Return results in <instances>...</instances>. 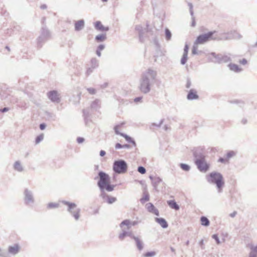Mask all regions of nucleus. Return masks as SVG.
Returning <instances> with one entry per match:
<instances>
[{
	"label": "nucleus",
	"mask_w": 257,
	"mask_h": 257,
	"mask_svg": "<svg viewBox=\"0 0 257 257\" xmlns=\"http://www.w3.org/2000/svg\"><path fill=\"white\" fill-rule=\"evenodd\" d=\"M98 175L99 177V180L97 182V185L100 191H112L114 190L115 185L110 184V179L109 175L102 171H100L98 173Z\"/></svg>",
	"instance_id": "obj_1"
},
{
	"label": "nucleus",
	"mask_w": 257,
	"mask_h": 257,
	"mask_svg": "<svg viewBox=\"0 0 257 257\" xmlns=\"http://www.w3.org/2000/svg\"><path fill=\"white\" fill-rule=\"evenodd\" d=\"M207 180L209 183L216 185L219 193L222 192L224 181L223 176L221 173L212 172L207 176Z\"/></svg>",
	"instance_id": "obj_2"
},
{
	"label": "nucleus",
	"mask_w": 257,
	"mask_h": 257,
	"mask_svg": "<svg viewBox=\"0 0 257 257\" xmlns=\"http://www.w3.org/2000/svg\"><path fill=\"white\" fill-rule=\"evenodd\" d=\"M195 163L198 170L202 172H206L209 169V165L207 163L204 155L195 151L193 153Z\"/></svg>",
	"instance_id": "obj_3"
},
{
	"label": "nucleus",
	"mask_w": 257,
	"mask_h": 257,
	"mask_svg": "<svg viewBox=\"0 0 257 257\" xmlns=\"http://www.w3.org/2000/svg\"><path fill=\"white\" fill-rule=\"evenodd\" d=\"M215 33V31L209 32L207 33L200 35L197 37L194 42L196 44L199 45L203 44L211 40H218V37L213 36Z\"/></svg>",
	"instance_id": "obj_4"
},
{
	"label": "nucleus",
	"mask_w": 257,
	"mask_h": 257,
	"mask_svg": "<svg viewBox=\"0 0 257 257\" xmlns=\"http://www.w3.org/2000/svg\"><path fill=\"white\" fill-rule=\"evenodd\" d=\"M127 165L126 162L123 160L115 161L113 163V170L117 174H123L126 172Z\"/></svg>",
	"instance_id": "obj_5"
},
{
	"label": "nucleus",
	"mask_w": 257,
	"mask_h": 257,
	"mask_svg": "<svg viewBox=\"0 0 257 257\" xmlns=\"http://www.w3.org/2000/svg\"><path fill=\"white\" fill-rule=\"evenodd\" d=\"M241 36L236 31H230L228 33H224L221 37H218V40H228L233 39H239Z\"/></svg>",
	"instance_id": "obj_6"
},
{
	"label": "nucleus",
	"mask_w": 257,
	"mask_h": 257,
	"mask_svg": "<svg viewBox=\"0 0 257 257\" xmlns=\"http://www.w3.org/2000/svg\"><path fill=\"white\" fill-rule=\"evenodd\" d=\"M151 84L152 83L146 79V77L142 76L140 81V89L141 91L144 93H148L151 90L150 86Z\"/></svg>",
	"instance_id": "obj_7"
},
{
	"label": "nucleus",
	"mask_w": 257,
	"mask_h": 257,
	"mask_svg": "<svg viewBox=\"0 0 257 257\" xmlns=\"http://www.w3.org/2000/svg\"><path fill=\"white\" fill-rule=\"evenodd\" d=\"M123 124H124V123L122 122V123H120L119 124H117V125H115L114 126V130L115 131V134L116 135H119L123 137V138H125V140L127 142L133 144V145L135 147H136V143L135 141L131 137H130V136H127L126 134H123V133H120L119 132L118 129L119 128H120Z\"/></svg>",
	"instance_id": "obj_8"
},
{
	"label": "nucleus",
	"mask_w": 257,
	"mask_h": 257,
	"mask_svg": "<svg viewBox=\"0 0 257 257\" xmlns=\"http://www.w3.org/2000/svg\"><path fill=\"white\" fill-rule=\"evenodd\" d=\"M142 76L143 77H146V79L153 83L156 79L157 72L155 70L149 68L143 73Z\"/></svg>",
	"instance_id": "obj_9"
},
{
	"label": "nucleus",
	"mask_w": 257,
	"mask_h": 257,
	"mask_svg": "<svg viewBox=\"0 0 257 257\" xmlns=\"http://www.w3.org/2000/svg\"><path fill=\"white\" fill-rule=\"evenodd\" d=\"M106 190L101 191L100 197L102 198L104 202L109 204H111L117 201V198L108 195L106 192Z\"/></svg>",
	"instance_id": "obj_10"
},
{
	"label": "nucleus",
	"mask_w": 257,
	"mask_h": 257,
	"mask_svg": "<svg viewBox=\"0 0 257 257\" xmlns=\"http://www.w3.org/2000/svg\"><path fill=\"white\" fill-rule=\"evenodd\" d=\"M65 204L68 206L69 211L73 214V216L76 219H78L79 217V211L76 208V205L70 202H66Z\"/></svg>",
	"instance_id": "obj_11"
},
{
	"label": "nucleus",
	"mask_w": 257,
	"mask_h": 257,
	"mask_svg": "<svg viewBox=\"0 0 257 257\" xmlns=\"http://www.w3.org/2000/svg\"><path fill=\"white\" fill-rule=\"evenodd\" d=\"M120 227L122 230V232L120 233L118 236L119 239L120 240H123L126 236H129L132 238H133V236H135V235H133L131 231H128L129 229H127L126 226H123Z\"/></svg>",
	"instance_id": "obj_12"
},
{
	"label": "nucleus",
	"mask_w": 257,
	"mask_h": 257,
	"mask_svg": "<svg viewBox=\"0 0 257 257\" xmlns=\"http://www.w3.org/2000/svg\"><path fill=\"white\" fill-rule=\"evenodd\" d=\"M149 178L152 180V184L154 189L156 191L158 192V187L160 183L162 182V179L159 177H153L152 176H150Z\"/></svg>",
	"instance_id": "obj_13"
},
{
	"label": "nucleus",
	"mask_w": 257,
	"mask_h": 257,
	"mask_svg": "<svg viewBox=\"0 0 257 257\" xmlns=\"http://www.w3.org/2000/svg\"><path fill=\"white\" fill-rule=\"evenodd\" d=\"M146 207L149 212L153 213L157 216L159 215V210L154 206L152 203H148L146 205Z\"/></svg>",
	"instance_id": "obj_14"
},
{
	"label": "nucleus",
	"mask_w": 257,
	"mask_h": 257,
	"mask_svg": "<svg viewBox=\"0 0 257 257\" xmlns=\"http://www.w3.org/2000/svg\"><path fill=\"white\" fill-rule=\"evenodd\" d=\"M138 223L137 221H131L130 220L125 219L121 222L120 227L125 226L127 227V229H130L132 226H135L138 224Z\"/></svg>",
	"instance_id": "obj_15"
},
{
	"label": "nucleus",
	"mask_w": 257,
	"mask_h": 257,
	"mask_svg": "<svg viewBox=\"0 0 257 257\" xmlns=\"http://www.w3.org/2000/svg\"><path fill=\"white\" fill-rule=\"evenodd\" d=\"M136 30L139 33L140 41L141 42H144V38L143 35L146 31V29L143 28L141 25H137L136 27Z\"/></svg>",
	"instance_id": "obj_16"
},
{
	"label": "nucleus",
	"mask_w": 257,
	"mask_h": 257,
	"mask_svg": "<svg viewBox=\"0 0 257 257\" xmlns=\"http://www.w3.org/2000/svg\"><path fill=\"white\" fill-rule=\"evenodd\" d=\"M198 98L199 96L197 93V91L195 89H191L189 90L187 96V99L191 100L197 99Z\"/></svg>",
	"instance_id": "obj_17"
},
{
	"label": "nucleus",
	"mask_w": 257,
	"mask_h": 257,
	"mask_svg": "<svg viewBox=\"0 0 257 257\" xmlns=\"http://www.w3.org/2000/svg\"><path fill=\"white\" fill-rule=\"evenodd\" d=\"M136 242V245L138 249L141 251L144 248V243L143 241L138 237L133 236V238Z\"/></svg>",
	"instance_id": "obj_18"
},
{
	"label": "nucleus",
	"mask_w": 257,
	"mask_h": 257,
	"mask_svg": "<svg viewBox=\"0 0 257 257\" xmlns=\"http://www.w3.org/2000/svg\"><path fill=\"white\" fill-rule=\"evenodd\" d=\"M48 97L53 101H58L59 95L55 91H50L48 94Z\"/></svg>",
	"instance_id": "obj_19"
},
{
	"label": "nucleus",
	"mask_w": 257,
	"mask_h": 257,
	"mask_svg": "<svg viewBox=\"0 0 257 257\" xmlns=\"http://www.w3.org/2000/svg\"><path fill=\"white\" fill-rule=\"evenodd\" d=\"M155 221L164 228L168 226V223L164 218L156 217L155 218Z\"/></svg>",
	"instance_id": "obj_20"
},
{
	"label": "nucleus",
	"mask_w": 257,
	"mask_h": 257,
	"mask_svg": "<svg viewBox=\"0 0 257 257\" xmlns=\"http://www.w3.org/2000/svg\"><path fill=\"white\" fill-rule=\"evenodd\" d=\"M167 204L170 207L176 210H178L180 209L179 205L177 204L176 202L174 200L167 201Z\"/></svg>",
	"instance_id": "obj_21"
},
{
	"label": "nucleus",
	"mask_w": 257,
	"mask_h": 257,
	"mask_svg": "<svg viewBox=\"0 0 257 257\" xmlns=\"http://www.w3.org/2000/svg\"><path fill=\"white\" fill-rule=\"evenodd\" d=\"M109 30L108 26H104L100 21H97V32H107Z\"/></svg>",
	"instance_id": "obj_22"
},
{
	"label": "nucleus",
	"mask_w": 257,
	"mask_h": 257,
	"mask_svg": "<svg viewBox=\"0 0 257 257\" xmlns=\"http://www.w3.org/2000/svg\"><path fill=\"white\" fill-rule=\"evenodd\" d=\"M210 55L212 56L214 58V60H212V61L214 63H221V54H216L214 52H212Z\"/></svg>",
	"instance_id": "obj_23"
},
{
	"label": "nucleus",
	"mask_w": 257,
	"mask_h": 257,
	"mask_svg": "<svg viewBox=\"0 0 257 257\" xmlns=\"http://www.w3.org/2000/svg\"><path fill=\"white\" fill-rule=\"evenodd\" d=\"M229 69L234 72H239L242 71V69L240 68L237 65L235 64H229L228 65Z\"/></svg>",
	"instance_id": "obj_24"
},
{
	"label": "nucleus",
	"mask_w": 257,
	"mask_h": 257,
	"mask_svg": "<svg viewBox=\"0 0 257 257\" xmlns=\"http://www.w3.org/2000/svg\"><path fill=\"white\" fill-rule=\"evenodd\" d=\"M84 26V22L83 20H80L76 22L75 24V29L76 31L81 30Z\"/></svg>",
	"instance_id": "obj_25"
},
{
	"label": "nucleus",
	"mask_w": 257,
	"mask_h": 257,
	"mask_svg": "<svg viewBox=\"0 0 257 257\" xmlns=\"http://www.w3.org/2000/svg\"><path fill=\"white\" fill-rule=\"evenodd\" d=\"M106 32H102V34H97V42H103L106 40Z\"/></svg>",
	"instance_id": "obj_26"
},
{
	"label": "nucleus",
	"mask_w": 257,
	"mask_h": 257,
	"mask_svg": "<svg viewBox=\"0 0 257 257\" xmlns=\"http://www.w3.org/2000/svg\"><path fill=\"white\" fill-rule=\"evenodd\" d=\"M201 225L204 226H208L209 225L210 221L209 219L205 216H202L200 218Z\"/></svg>",
	"instance_id": "obj_27"
},
{
	"label": "nucleus",
	"mask_w": 257,
	"mask_h": 257,
	"mask_svg": "<svg viewBox=\"0 0 257 257\" xmlns=\"http://www.w3.org/2000/svg\"><path fill=\"white\" fill-rule=\"evenodd\" d=\"M150 199L149 195L148 193H145L144 196L140 199V201L144 204L146 201H149Z\"/></svg>",
	"instance_id": "obj_28"
},
{
	"label": "nucleus",
	"mask_w": 257,
	"mask_h": 257,
	"mask_svg": "<svg viewBox=\"0 0 257 257\" xmlns=\"http://www.w3.org/2000/svg\"><path fill=\"white\" fill-rule=\"evenodd\" d=\"M9 252L12 253H16L19 250V247L18 245L11 246L9 248Z\"/></svg>",
	"instance_id": "obj_29"
},
{
	"label": "nucleus",
	"mask_w": 257,
	"mask_h": 257,
	"mask_svg": "<svg viewBox=\"0 0 257 257\" xmlns=\"http://www.w3.org/2000/svg\"><path fill=\"white\" fill-rule=\"evenodd\" d=\"M171 37H172V34L170 32V31L166 28L165 29V37H166V39L168 41L171 40Z\"/></svg>",
	"instance_id": "obj_30"
},
{
	"label": "nucleus",
	"mask_w": 257,
	"mask_h": 257,
	"mask_svg": "<svg viewBox=\"0 0 257 257\" xmlns=\"http://www.w3.org/2000/svg\"><path fill=\"white\" fill-rule=\"evenodd\" d=\"M181 168L185 171H189L190 169V167L186 164L181 163L180 165Z\"/></svg>",
	"instance_id": "obj_31"
},
{
	"label": "nucleus",
	"mask_w": 257,
	"mask_h": 257,
	"mask_svg": "<svg viewBox=\"0 0 257 257\" xmlns=\"http://www.w3.org/2000/svg\"><path fill=\"white\" fill-rule=\"evenodd\" d=\"M231 61V59L229 56L227 55H221V63L222 62H227L228 61Z\"/></svg>",
	"instance_id": "obj_32"
},
{
	"label": "nucleus",
	"mask_w": 257,
	"mask_h": 257,
	"mask_svg": "<svg viewBox=\"0 0 257 257\" xmlns=\"http://www.w3.org/2000/svg\"><path fill=\"white\" fill-rule=\"evenodd\" d=\"M187 60H188V54H183L182 57L181 59V64L182 65L185 64Z\"/></svg>",
	"instance_id": "obj_33"
},
{
	"label": "nucleus",
	"mask_w": 257,
	"mask_h": 257,
	"mask_svg": "<svg viewBox=\"0 0 257 257\" xmlns=\"http://www.w3.org/2000/svg\"><path fill=\"white\" fill-rule=\"evenodd\" d=\"M59 204L56 203H50L47 205V207L49 209L57 208Z\"/></svg>",
	"instance_id": "obj_34"
},
{
	"label": "nucleus",
	"mask_w": 257,
	"mask_h": 257,
	"mask_svg": "<svg viewBox=\"0 0 257 257\" xmlns=\"http://www.w3.org/2000/svg\"><path fill=\"white\" fill-rule=\"evenodd\" d=\"M197 45H198V44H196L195 42L194 43L192 50V54L193 55H196V54H198V52H197L198 46H197Z\"/></svg>",
	"instance_id": "obj_35"
},
{
	"label": "nucleus",
	"mask_w": 257,
	"mask_h": 257,
	"mask_svg": "<svg viewBox=\"0 0 257 257\" xmlns=\"http://www.w3.org/2000/svg\"><path fill=\"white\" fill-rule=\"evenodd\" d=\"M14 168L16 170H17L19 171H21L22 170V167L21 164L18 162H17L15 163V164L14 165Z\"/></svg>",
	"instance_id": "obj_36"
},
{
	"label": "nucleus",
	"mask_w": 257,
	"mask_h": 257,
	"mask_svg": "<svg viewBox=\"0 0 257 257\" xmlns=\"http://www.w3.org/2000/svg\"><path fill=\"white\" fill-rule=\"evenodd\" d=\"M156 252L155 251H149L147 252L144 254V257H152L155 256Z\"/></svg>",
	"instance_id": "obj_37"
},
{
	"label": "nucleus",
	"mask_w": 257,
	"mask_h": 257,
	"mask_svg": "<svg viewBox=\"0 0 257 257\" xmlns=\"http://www.w3.org/2000/svg\"><path fill=\"white\" fill-rule=\"evenodd\" d=\"M138 171L140 173H141L142 174H144L146 172V169L144 167H143V166H139L138 168Z\"/></svg>",
	"instance_id": "obj_38"
},
{
	"label": "nucleus",
	"mask_w": 257,
	"mask_h": 257,
	"mask_svg": "<svg viewBox=\"0 0 257 257\" xmlns=\"http://www.w3.org/2000/svg\"><path fill=\"white\" fill-rule=\"evenodd\" d=\"M234 155H235V153L233 151H229L226 154V159H227V160H228V159L229 158L232 157Z\"/></svg>",
	"instance_id": "obj_39"
},
{
	"label": "nucleus",
	"mask_w": 257,
	"mask_h": 257,
	"mask_svg": "<svg viewBox=\"0 0 257 257\" xmlns=\"http://www.w3.org/2000/svg\"><path fill=\"white\" fill-rule=\"evenodd\" d=\"M163 121H164V119H161L159 123H152L151 126L159 127L161 126V125L163 123Z\"/></svg>",
	"instance_id": "obj_40"
},
{
	"label": "nucleus",
	"mask_w": 257,
	"mask_h": 257,
	"mask_svg": "<svg viewBox=\"0 0 257 257\" xmlns=\"http://www.w3.org/2000/svg\"><path fill=\"white\" fill-rule=\"evenodd\" d=\"M250 250H253L254 252L257 253V245L254 246L253 244H249Z\"/></svg>",
	"instance_id": "obj_41"
},
{
	"label": "nucleus",
	"mask_w": 257,
	"mask_h": 257,
	"mask_svg": "<svg viewBox=\"0 0 257 257\" xmlns=\"http://www.w3.org/2000/svg\"><path fill=\"white\" fill-rule=\"evenodd\" d=\"M43 139V135H41L38 136L36 139V143L38 144Z\"/></svg>",
	"instance_id": "obj_42"
},
{
	"label": "nucleus",
	"mask_w": 257,
	"mask_h": 257,
	"mask_svg": "<svg viewBox=\"0 0 257 257\" xmlns=\"http://www.w3.org/2000/svg\"><path fill=\"white\" fill-rule=\"evenodd\" d=\"M188 6L189 7L190 13L191 16H193V5L191 3H188Z\"/></svg>",
	"instance_id": "obj_43"
},
{
	"label": "nucleus",
	"mask_w": 257,
	"mask_h": 257,
	"mask_svg": "<svg viewBox=\"0 0 257 257\" xmlns=\"http://www.w3.org/2000/svg\"><path fill=\"white\" fill-rule=\"evenodd\" d=\"M212 238L214 239L217 244H220V242L217 234H213L212 236Z\"/></svg>",
	"instance_id": "obj_44"
},
{
	"label": "nucleus",
	"mask_w": 257,
	"mask_h": 257,
	"mask_svg": "<svg viewBox=\"0 0 257 257\" xmlns=\"http://www.w3.org/2000/svg\"><path fill=\"white\" fill-rule=\"evenodd\" d=\"M248 257H257V253L254 252L253 250H250Z\"/></svg>",
	"instance_id": "obj_45"
},
{
	"label": "nucleus",
	"mask_w": 257,
	"mask_h": 257,
	"mask_svg": "<svg viewBox=\"0 0 257 257\" xmlns=\"http://www.w3.org/2000/svg\"><path fill=\"white\" fill-rule=\"evenodd\" d=\"M189 50V47L188 45L186 44L184 48V52L183 54H188Z\"/></svg>",
	"instance_id": "obj_46"
},
{
	"label": "nucleus",
	"mask_w": 257,
	"mask_h": 257,
	"mask_svg": "<svg viewBox=\"0 0 257 257\" xmlns=\"http://www.w3.org/2000/svg\"><path fill=\"white\" fill-rule=\"evenodd\" d=\"M218 162L222 163H225L228 162L226 158H220L218 160Z\"/></svg>",
	"instance_id": "obj_47"
},
{
	"label": "nucleus",
	"mask_w": 257,
	"mask_h": 257,
	"mask_svg": "<svg viewBox=\"0 0 257 257\" xmlns=\"http://www.w3.org/2000/svg\"><path fill=\"white\" fill-rule=\"evenodd\" d=\"M105 48V45L100 44L97 46V50L101 51L103 50Z\"/></svg>",
	"instance_id": "obj_48"
},
{
	"label": "nucleus",
	"mask_w": 257,
	"mask_h": 257,
	"mask_svg": "<svg viewBox=\"0 0 257 257\" xmlns=\"http://www.w3.org/2000/svg\"><path fill=\"white\" fill-rule=\"evenodd\" d=\"M115 148L116 149H121L122 148V145L119 143H117L115 146Z\"/></svg>",
	"instance_id": "obj_49"
},
{
	"label": "nucleus",
	"mask_w": 257,
	"mask_h": 257,
	"mask_svg": "<svg viewBox=\"0 0 257 257\" xmlns=\"http://www.w3.org/2000/svg\"><path fill=\"white\" fill-rule=\"evenodd\" d=\"M191 85V82L190 80L189 79L187 80V83L186 85V87L187 88H189L190 87Z\"/></svg>",
	"instance_id": "obj_50"
},
{
	"label": "nucleus",
	"mask_w": 257,
	"mask_h": 257,
	"mask_svg": "<svg viewBox=\"0 0 257 257\" xmlns=\"http://www.w3.org/2000/svg\"><path fill=\"white\" fill-rule=\"evenodd\" d=\"M247 60L245 59H243L239 61V63L242 65H245L247 64Z\"/></svg>",
	"instance_id": "obj_51"
},
{
	"label": "nucleus",
	"mask_w": 257,
	"mask_h": 257,
	"mask_svg": "<svg viewBox=\"0 0 257 257\" xmlns=\"http://www.w3.org/2000/svg\"><path fill=\"white\" fill-rule=\"evenodd\" d=\"M142 99V97H138L135 98L134 101L135 102H140Z\"/></svg>",
	"instance_id": "obj_52"
},
{
	"label": "nucleus",
	"mask_w": 257,
	"mask_h": 257,
	"mask_svg": "<svg viewBox=\"0 0 257 257\" xmlns=\"http://www.w3.org/2000/svg\"><path fill=\"white\" fill-rule=\"evenodd\" d=\"M84 140L82 138L79 137L77 139V141L78 143L80 144L84 142Z\"/></svg>",
	"instance_id": "obj_53"
},
{
	"label": "nucleus",
	"mask_w": 257,
	"mask_h": 257,
	"mask_svg": "<svg viewBox=\"0 0 257 257\" xmlns=\"http://www.w3.org/2000/svg\"><path fill=\"white\" fill-rule=\"evenodd\" d=\"M192 27H194L195 26V18L194 17V16H192Z\"/></svg>",
	"instance_id": "obj_54"
},
{
	"label": "nucleus",
	"mask_w": 257,
	"mask_h": 257,
	"mask_svg": "<svg viewBox=\"0 0 257 257\" xmlns=\"http://www.w3.org/2000/svg\"><path fill=\"white\" fill-rule=\"evenodd\" d=\"M105 154H106V153L104 151L101 150L100 152L99 155L101 157H103L105 155Z\"/></svg>",
	"instance_id": "obj_55"
},
{
	"label": "nucleus",
	"mask_w": 257,
	"mask_h": 257,
	"mask_svg": "<svg viewBox=\"0 0 257 257\" xmlns=\"http://www.w3.org/2000/svg\"><path fill=\"white\" fill-rule=\"evenodd\" d=\"M237 213L236 211H234L232 213H230L229 216L231 217H234L235 216V215H236Z\"/></svg>",
	"instance_id": "obj_56"
},
{
	"label": "nucleus",
	"mask_w": 257,
	"mask_h": 257,
	"mask_svg": "<svg viewBox=\"0 0 257 257\" xmlns=\"http://www.w3.org/2000/svg\"><path fill=\"white\" fill-rule=\"evenodd\" d=\"M40 128L42 130H44L45 128V125L44 124H41L40 125Z\"/></svg>",
	"instance_id": "obj_57"
},
{
	"label": "nucleus",
	"mask_w": 257,
	"mask_h": 257,
	"mask_svg": "<svg viewBox=\"0 0 257 257\" xmlns=\"http://www.w3.org/2000/svg\"><path fill=\"white\" fill-rule=\"evenodd\" d=\"M130 148V146L129 145H127V144H125V145H122V148Z\"/></svg>",
	"instance_id": "obj_58"
},
{
	"label": "nucleus",
	"mask_w": 257,
	"mask_h": 257,
	"mask_svg": "<svg viewBox=\"0 0 257 257\" xmlns=\"http://www.w3.org/2000/svg\"><path fill=\"white\" fill-rule=\"evenodd\" d=\"M27 199L28 200H32V196L31 195H26Z\"/></svg>",
	"instance_id": "obj_59"
},
{
	"label": "nucleus",
	"mask_w": 257,
	"mask_h": 257,
	"mask_svg": "<svg viewBox=\"0 0 257 257\" xmlns=\"http://www.w3.org/2000/svg\"><path fill=\"white\" fill-rule=\"evenodd\" d=\"M100 51L97 50V57H100L101 56V53L100 52Z\"/></svg>",
	"instance_id": "obj_60"
},
{
	"label": "nucleus",
	"mask_w": 257,
	"mask_h": 257,
	"mask_svg": "<svg viewBox=\"0 0 257 257\" xmlns=\"http://www.w3.org/2000/svg\"><path fill=\"white\" fill-rule=\"evenodd\" d=\"M107 86V83H105L103 85V88H105L106 87V86Z\"/></svg>",
	"instance_id": "obj_61"
},
{
	"label": "nucleus",
	"mask_w": 257,
	"mask_h": 257,
	"mask_svg": "<svg viewBox=\"0 0 257 257\" xmlns=\"http://www.w3.org/2000/svg\"><path fill=\"white\" fill-rule=\"evenodd\" d=\"M242 122L243 124H245L246 122V119H242Z\"/></svg>",
	"instance_id": "obj_62"
},
{
	"label": "nucleus",
	"mask_w": 257,
	"mask_h": 257,
	"mask_svg": "<svg viewBox=\"0 0 257 257\" xmlns=\"http://www.w3.org/2000/svg\"><path fill=\"white\" fill-rule=\"evenodd\" d=\"M8 110V109L7 108H4L3 110V112H5V111H6Z\"/></svg>",
	"instance_id": "obj_63"
},
{
	"label": "nucleus",
	"mask_w": 257,
	"mask_h": 257,
	"mask_svg": "<svg viewBox=\"0 0 257 257\" xmlns=\"http://www.w3.org/2000/svg\"><path fill=\"white\" fill-rule=\"evenodd\" d=\"M171 251H173V252H174V251H175V249H174V248H173V247H171Z\"/></svg>",
	"instance_id": "obj_64"
}]
</instances>
